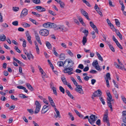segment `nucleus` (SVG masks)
<instances>
[{"label": "nucleus", "instance_id": "nucleus-1", "mask_svg": "<svg viewBox=\"0 0 126 126\" xmlns=\"http://www.w3.org/2000/svg\"><path fill=\"white\" fill-rule=\"evenodd\" d=\"M92 65L97 70L99 71L101 70L102 69L100 68L97 60H95L94 61Z\"/></svg>", "mask_w": 126, "mask_h": 126}, {"label": "nucleus", "instance_id": "nucleus-2", "mask_svg": "<svg viewBox=\"0 0 126 126\" xmlns=\"http://www.w3.org/2000/svg\"><path fill=\"white\" fill-rule=\"evenodd\" d=\"M35 104L36 106V107L34 113H35L36 114L39 111L41 107V105L39 102L37 101H35Z\"/></svg>", "mask_w": 126, "mask_h": 126}, {"label": "nucleus", "instance_id": "nucleus-3", "mask_svg": "<svg viewBox=\"0 0 126 126\" xmlns=\"http://www.w3.org/2000/svg\"><path fill=\"white\" fill-rule=\"evenodd\" d=\"M73 70L72 68L66 67L63 71L64 73H68V74L70 75L73 73V72H72Z\"/></svg>", "mask_w": 126, "mask_h": 126}, {"label": "nucleus", "instance_id": "nucleus-4", "mask_svg": "<svg viewBox=\"0 0 126 126\" xmlns=\"http://www.w3.org/2000/svg\"><path fill=\"white\" fill-rule=\"evenodd\" d=\"M40 34L43 36H47L49 34L48 31L46 29L41 30L39 32Z\"/></svg>", "mask_w": 126, "mask_h": 126}, {"label": "nucleus", "instance_id": "nucleus-5", "mask_svg": "<svg viewBox=\"0 0 126 126\" xmlns=\"http://www.w3.org/2000/svg\"><path fill=\"white\" fill-rule=\"evenodd\" d=\"M28 11L27 9L26 8L23 9L22 11L20 14V17L23 18L26 16L28 14Z\"/></svg>", "mask_w": 126, "mask_h": 126}, {"label": "nucleus", "instance_id": "nucleus-6", "mask_svg": "<svg viewBox=\"0 0 126 126\" xmlns=\"http://www.w3.org/2000/svg\"><path fill=\"white\" fill-rule=\"evenodd\" d=\"M78 87H76L75 89V90L77 92L81 94H84V92L82 89V87L80 85H78Z\"/></svg>", "mask_w": 126, "mask_h": 126}, {"label": "nucleus", "instance_id": "nucleus-7", "mask_svg": "<svg viewBox=\"0 0 126 126\" xmlns=\"http://www.w3.org/2000/svg\"><path fill=\"white\" fill-rule=\"evenodd\" d=\"M34 32L35 38L36 40L40 45H42V43L41 42L38 33L36 31H34Z\"/></svg>", "mask_w": 126, "mask_h": 126}, {"label": "nucleus", "instance_id": "nucleus-8", "mask_svg": "<svg viewBox=\"0 0 126 126\" xmlns=\"http://www.w3.org/2000/svg\"><path fill=\"white\" fill-rule=\"evenodd\" d=\"M106 92L108 97L107 98V101H113V100L112 98V96L110 94V91L107 90L106 91Z\"/></svg>", "mask_w": 126, "mask_h": 126}, {"label": "nucleus", "instance_id": "nucleus-9", "mask_svg": "<svg viewBox=\"0 0 126 126\" xmlns=\"http://www.w3.org/2000/svg\"><path fill=\"white\" fill-rule=\"evenodd\" d=\"M102 93L101 90L98 89L95 91L93 94V96L94 97L100 96L102 94Z\"/></svg>", "mask_w": 126, "mask_h": 126}, {"label": "nucleus", "instance_id": "nucleus-10", "mask_svg": "<svg viewBox=\"0 0 126 126\" xmlns=\"http://www.w3.org/2000/svg\"><path fill=\"white\" fill-rule=\"evenodd\" d=\"M90 24L91 26L93 28L95 32L98 34V31L95 25H94L92 21L90 22Z\"/></svg>", "mask_w": 126, "mask_h": 126}, {"label": "nucleus", "instance_id": "nucleus-11", "mask_svg": "<svg viewBox=\"0 0 126 126\" xmlns=\"http://www.w3.org/2000/svg\"><path fill=\"white\" fill-rule=\"evenodd\" d=\"M80 12L88 20H90V19L89 18L88 14L85 11L82 9H81Z\"/></svg>", "mask_w": 126, "mask_h": 126}, {"label": "nucleus", "instance_id": "nucleus-12", "mask_svg": "<svg viewBox=\"0 0 126 126\" xmlns=\"http://www.w3.org/2000/svg\"><path fill=\"white\" fill-rule=\"evenodd\" d=\"M68 64L66 66L67 67H71L73 66L74 64V62L71 59H69L68 61Z\"/></svg>", "mask_w": 126, "mask_h": 126}, {"label": "nucleus", "instance_id": "nucleus-13", "mask_svg": "<svg viewBox=\"0 0 126 126\" xmlns=\"http://www.w3.org/2000/svg\"><path fill=\"white\" fill-rule=\"evenodd\" d=\"M48 98L49 102L52 106L54 108L56 107L55 103L51 97L50 96H48Z\"/></svg>", "mask_w": 126, "mask_h": 126}, {"label": "nucleus", "instance_id": "nucleus-14", "mask_svg": "<svg viewBox=\"0 0 126 126\" xmlns=\"http://www.w3.org/2000/svg\"><path fill=\"white\" fill-rule=\"evenodd\" d=\"M36 8L37 10L40 12H43L46 11V9L45 8L41 6H36Z\"/></svg>", "mask_w": 126, "mask_h": 126}, {"label": "nucleus", "instance_id": "nucleus-15", "mask_svg": "<svg viewBox=\"0 0 126 126\" xmlns=\"http://www.w3.org/2000/svg\"><path fill=\"white\" fill-rule=\"evenodd\" d=\"M48 107V106H46V105L44 106L41 111L42 113H45L48 110V109L47 108Z\"/></svg>", "mask_w": 126, "mask_h": 126}, {"label": "nucleus", "instance_id": "nucleus-16", "mask_svg": "<svg viewBox=\"0 0 126 126\" xmlns=\"http://www.w3.org/2000/svg\"><path fill=\"white\" fill-rule=\"evenodd\" d=\"M61 30L63 32H66L68 31V29L65 27L63 25H61Z\"/></svg>", "mask_w": 126, "mask_h": 126}, {"label": "nucleus", "instance_id": "nucleus-17", "mask_svg": "<svg viewBox=\"0 0 126 126\" xmlns=\"http://www.w3.org/2000/svg\"><path fill=\"white\" fill-rule=\"evenodd\" d=\"M107 21L108 24L111 27V28L112 29H113L114 28V27L113 25L111 23L109 19H107Z\"/></svg>", "mask_w": 126, "mask_h": 126}, {"label": "nucleus", "instance_id": "nucleus-18", "mask_svg": "<svg viewBox=\"0 0 126 126\" xmlns=\"http://www.w3.org/2000/svg\"><path fill=\"white\" fill-rule=\"evenodd\" d=\"M50 23L47 22L44 23L43 25V26L44 28H50Z\"/></svg>", "mask_w": 126, "mask_h": 126}, {"label": "nucleus", "instance_id": "nucleus-19", "mask_svg": "<svg viewBox=\"0 0 126 126\" xmlns=\"http://www.w3.org/2000/svg\"><path fill=\"white\" fill-rule=\"evenodd\" d=\"M21 25L25 28L29 27L31 26V25L27 23L22 22L21 23Z\"/></svg>", "mask_w": 126, "mask_h": 126}, {"label": "nucleus", "instance_id": "nucleus-20", "mask_svg": "<svg viewBox=\"0 0 126 126\" xmlns=\"http://www.w3.org/2000/svg\"><path fill=\"white\" fill-rule=\"evenodd\" d=\"M6 37L4 34L0 35V40L2 41H4L6 40Z\"/></svg>", "mask_w": 126, "mask_h": 126}, {"label": "nucleus", "instance_id": "nucleus-21", "mask_svg": "<svg viewBox=\"0 0 126 126\" xmlns=\"http://www.w3.org/2000/svg\"><path fill=\"white\" fill-rule=\"evenodd\" d=\"M88 121L89 123L92 125L94 123L95 121L96 120V119H88Z\"/></svg>", "mask_w": 126, "mask_h": 126}, {"label": "nucleus", "instance_id": "nucleus-22", "mask_svg": "<svg viewBox=\"0 0 126 126\" xmlns=\"http://www.w3.org/2000/svg\"><path fill=\"white\" fill-rule=\"evenodd\" d=\"M25 34L26 36L27 37L28 41L31 40V37L29 33V31H27L26 32Z\"/></svg>", "mask_w": 126, "mask_h": 126}, {"label": "nucleus", "instance_id": "nucleus-23", "mask_svg": "<svg viewBox=\"0 0 126 126\" xmlns=\"http://www.w3.org/2000/svg\"><path fill=\"white\" fill-rule=\"evenodd\" d=\"M112 92L113 94L115 95V97L117 98L118 99V94H117V91L115 89L112 90Z\"/></svg>", "mask_w": 126, "mask_h": 126}, {"label": "nucleus", "instance_id": "nucleus-24", "mask_svg": "<svg viewBox=\"0 0 126 126\" xmlns=\"http://www.w3.org/2000/svg\"><path fill=\"white\" fill-rule=\"evenodd\" d=\"M26 55L29 60H30L31 58H32L33 59L34 56L31 53H28Z\"/></svg>", "mask_w": 126, "mask_h": 126}, {"label": "nucleus", "instance_id": "nucleus-25", "mask_svg": "<svg viewBox=\"0 0 126 126\" xmlns=\"http://www.w3.org/2000/svg\"><path fill=\"white\" fill-rule=\"evenodd\" d=\"M54 108V110L55 111L57 114V115L56 116V118H60V114L58 110L56 108V107Z\"/></svg>", "mask_w": 126, "mask_h": 126}, {"label": "nucleus", "instance_id": "nucleus-26", "mask_svg": "<svg viewBox=\"0 0 126 126\" xmlns=\"http://www.w3.org/2000/svg\"><path fill=\"white\" fill-rule=\"evenodd\" d=\"M35 48L36 51L37 53L39 54V48L36 42H35Z\"/></svg>", "mask_w": 126, "mask_h": 126}, {"label": "nucleus", "instance_id": "nucleus-27", "mask_svg": "<svg viewBox=\"0 0 126 126\" xmlns=\"http://www.w3.org/2000/svg\"><path fill=\"white\" fill-rule=\"evenodd\" d=\"M29 20L30 21H31L33 23L36 25H38L39 24V23L36 22L35 20L31 18H29Z\"/></svg>", "mask_w": 126, "mask_h": 126}, {"label": "nucleus", "instance_id": "nucleus-28", "mask_svg": "<svg viewBox=\"0 0 126 126\" xmlns=\"http://www.w3.org/2000/svg\"><path fill=\"white\" fill-rule=\"evenodd\" d=\"M109 46V47L110 48L113 52H114L115 50L114 49L110 43L108 42L107 43Z\"/></svg>", "mask_w": 126, "mask_h": 126}, {"label": "nucleus", "instance_id": "nucleus-29", "mask_svg": "<svg viewBox=\"0 0 126 126\" xmlns=\"http://www.w3.org/2000/svg\"><path fill=\"white\" fill-rule=\"evenodd\" d=\"M106 77V78H105V79L106 80V79L110 80L111 79V78H110V74L109 73H108L107 74Z\"/></svg>", "mask_w": 126, "mask_h": 126}, {"label": "nucleus", "instance_id": "nucleus-30", "mask_svg": "<svg viewBox=\"0 0 126 126\" xmlns=\"http://www.w3.org/2000/svg\"><path fill=\"white\" fill-rule=\"evenodd\" d=\"M26 85L28 88L31 91L33 90V88L29 83H27L26 84Z\"/></svg>", "mask_w": 126, "mask_h": 126}, {"label": "nucleus", "instance_id": "nucleus-31", "mask_svg": "<svg viewBox=\"0 0 126 126\" xmlns=\"http://www.w3.org/2000/svg\"><path fill=\"white\" fill-rule=\"evenodd\" d=\"M112 101H107L108 105L109 107L110 108V109L111 110V111H113L112 106L111 104V103H110V102Z\"/></svg>", "mask_w": 126, "mask_h": 126}, {"label": "nucleus", "instance_id": "nucleus-32", "mask_svg": "<svg viewBox=\"0 0 126 126\" xmlns=\"http://www.w3.org/2000/svg\"><path fill=\"white\" fill-rule=\"evenodd\" d=\"M119 64V68L121 70H126L124 66L121 63Z\"/></svg>", "mask_w": 126, "mask_h": 126}, {"label": "nucleus", "instance_id": "nucleus-33", "mask_svg": "<svg viewBox=\"0 0 126 126\" xmlns=\"http://www.w3.org/2000/svg\"><path fill=\"white\" fill-rule=\"evenodd\" d=\"M62 80L63 83L65 85H66L67 84V83L66 80V79L64 77H63L62 78Z\"/></svg>", "mask_w": 126, "mask_h": 126}, {"label": "nucleus", "instance_id": "nucleus-34", "mask_svg": "<svg viewBox=\"0 0 126 126\" xmlns=\"http://www.w3.org/2000/svg\"><path fill=\"white\" fill-rule=\"evenodd\" d=\"M96 53L99 59L102 61H103V59L102 58L100 54L97 52Z\"/></svg>", "mask_w": 126, "mask_h": 126}, {"label": "nucleus", "instance_id": "nucleus-35", "mask_svg": "<svg viewBox=\"0 0 126 126\" xmlns=\"http://www.w3.org/2000/svg\"><path fill=\"white\" fill-rule=\"evenodd\" d=\"M104 122H106L108 126H110V124L109 122V119H103V120Z\"/></svg>", "mask_w": 126, "mask_h": 126}, {"label": "nucleus", "instance_id": "nucleus-36", "mask_svg": "<svg viewBox=\"0 0 126 126\" xmlns=\"http://www.w3.org/2000/svg\"><path fill=\"white\" fill-rule=\"evenodd\" d=\"M115 23L116 25L118 27H120V23L118 20L117 19H115Z\"/></svg>", "mask_w": 126, "mask_h": 126}, {"label": "nucleus", "instance_id": "nucleus-37", "mask_svg": "<svg viewBox=\"0 0 126 126\" xmlns=\"http://www.w3.org/2000/svg\"><path fill=\"white\" fill-rule=\"evenodd\" d=\"M46 44L47 46L48 49H50L51 48V45L49 42L47 41L46 42Z\"/></svg>", "mask_w": 126, "mask_h": 126}, {"label": "nucleus", "instance_id": "nucleus-38", "mask_svg": "<svg viewBox=\"0 0 126 126\" xmlns=\"http://www.w3.org/2000/svg\"><path fill=\"white\" fill-rule=\"evenodd\" d=\"M87 41L86 37L85 36H84L83 37L82 42L83 44V45H85L86 43V42Z\"/></svg>", "mask_w": 126, "mask_h": 126}, {"label": "nucleus", "instance_id": "nucleus-39", "mask_svg": "<svg viewBox=\"0 0 126 126\" xmlns=\"http://www.w3.org/2000/svg\"><path fill=\"white\" fill-rule=\"evenodd\" d=\"M58 66L60 67L64 65V63L63 62L60 61L58 62L57 63Z\"/></svg>", "mask_w": 126, "mask_h": 126}, {"label": "nucleus", "instance_id": "nucleus-40", "mask_svg": "<svg viewBox=\"0 0 126 126\" xmlns=\"http://www.w3.org/2000/svg\"><path fill=\"white\" fill-rule=\"evenodd\" d=\"M121 98L123 102L126 104V99L123 95L121 96Z\"/></svg>", "mask_w": 126, "mask_h": 126}, {"label": "nucleus", "instance_id": "nucleus-41", "mask_svg": "<svg viewBox=\"0 0 126 126\" xmlns=\"http://www.w3.org/2000/svg\"><path fill=\"white\" fill-rule=\"evenodd\" d=\"M59 4H60V7L61 8H64L65 6V4L63 2L61 1Z\"/></svg>", "mask_w": 126, "mask_h": 126}, {"label": "nucleus", "instance_id": "nucleus-42", "mask_svg": "<svg viewBox=\"0 0 126 126\" xmlns=\"http://www.w3.org/2000/svg\"><path fill=\"white\" fill-rule=\"evenodd\" d=\"M116 33L117 36L119 37L120 39L121 40H122V35L121 34L120 32L118 31L116 32Z\"/></svg>", "mask_w": 126, "mask_h": 126}, {"label": "nucleus", "instance_id": "nucleus-43", "mask_svg": "<svg viewBox=\"0 0 126 126\" xmlns=\"http://www.w3.org/2000/svg\"><path fill=\"white\" fill-rule=\"evenodd\" d=\"M50 28H55L56 27V25L54 23H50Z\"/></svg>", "mask_w": 126, "mask_h": 126}, {"label": "nucleus", "instance_id": "nucleus-44", "mask_svg": "<svg viewBox=\"0 0 126 126\" xmlns=\"http://www.w3.org/2000/svg\"><path fill=\"white\" fill-rule=\"evenodd\" d=\"M32 2L36 4H39L40 3V0H32Z\"/></svg>", "mask_w": 126, "mask_h": 126}, {"label": "nucleus", "instance_id": "nucleus-45", "mask_svg": "<svg viewBox=\"0 0 126 126\" xmlns=\"http://www.w3.org/2000/svg\"><path fill=\"white\" fill-rule=\"evenodd\" d=\"M91 34L92 35V38L93 39H94L96 37L95 32L94 31H92Z\"/></svg>", "mask_w": 126, "mask_h": 126}, {"label": "nucleus", "instance_id": "nucleus-46", "mask_svg": "<svg viewBox=\"0 0 126 126\" xmlns=\"http://www.w3.org/2000/svg\"><path fill=\"white\" fill-rule=\"evenodd\" d=\"M59 89L60 90V91L62 92L63 94H64V89L62 86H60Z\"/></svg>", "mask_w": 126, "mask_h": 126}, {"label": "nucleus", "instance_id": "nucleus-47", "mask_svg": "<svg viewBox=\"0 0 126 126\" xmlns=\"http://www.w3.org/2000/svg\"><path fill=\"white\" fill-rule=\"evenodd\" d=\"M108 111L107 110H106L105 114L104 115V117L103 118H107L108 117Z\"/></svg>", "mask_w": 126, "mask_h": 126}, {"label": "nucleus", "instance_id": "nucleus-48", "mask_svg": "<svg viewBox=\"0 0 126 126\" xmlns=\"http://www.w3.org/2000/svg\"><path fill=\"white\" fill-rule=\"evenodd\" d=\"M32 13L37 17H39L41 16L40 15L35 12H32Z\"/></svg>", "mask_w": 126, "mask_h": 126}, {"label": "nucleus", "instance_id": "nucleus-49", "mask_svg": "<svg viewBox=\"0 0 126 126\" xmlns=\"http://www.w3.org/2000/svg\"><path fill=\"white\" fill-rule=\"evenodd\" d=\"M49 13L51 15L53 16H55L56 15V14H55L54 12L51 10H49L48 11Z\"/></svg>", "mask_w": 126, "mask_h": 126}, {"label": "nucleus", "instance_id": "nucleus-50", "mask_svg": "<svg viewBox=\"0 0 126 126\" xmlns=\"http://www.w3.org/2000/svg\"><path fill=\"white\" fill-rule=\"evenodd\" d=\"M60 58L61 60H63L64 59V54H61L60 55Z\"/></svg>", "mask_w": 126, "mask_h": 126}, {"label": "nucleus", "instance_id": "nucleus-51", "mask_svg": "<svg viewBox=\"0 0 126 126\" xmlns=\"http://www.w3.org/2000/svg\"><path fill=\"white\" fill-rule=\"evenodd\" d=\"M51 89L53 90L54 94L55 95H57V93L56 88L54 87Z\"/></svg>", "mask_w": 126, "mask_h": 126}, {"label": "nucleus", "instance_id": "nucleus-52", "mask_svg": "<svg viewBox=\"0 0 126 126\" xmlns=\"http://www.w3.org/2000/svg\"><path fill=\"white\" fill-rule=\"evenodd\" d=\"M12 24L14 25L17 26L18 25V22L17 21H15L13 22H12Z\"/></svg>", "mask_w": 126, "mask_h": 126}, {"label": "nucleus", "instance_id": "nucleus-53", "mask_svg": "<svg viewBox=\"0 0 126 126\" xmlns=\"http://www.w3.org/2000/svg\"><path fill=\"white\" fill-rule=\"evenodd\" d=\"M42 77L44 80H45V78L46 75V74L44 72L42 73L41 74Z\"/></svg>", "mask_w": 126, "mask_h": 126}, {"label": "nucleus", "instance_id": "nucleus-54", "mask_svg": "<svg viewBox=\"0 0 126 126\" xmlns=\"http://www.w3.org/2000/svg\"><path fill=\"white\" fill-rule=\"evenodd\" d=\"M116 43L118 47L120 48L121 49H123V47L118 42Z\"/></svg>", "mask_w": 126, "mask_h": 126}, {"label": "nucleus", "instance_id": "nucleus-55", "mask_svg": "<svg viewBox=\"0 0 126 126\" xmlns=\"http://www.w3.org/2000/svg\"><path fill=\"white\" fill-rule=\"evenodd\" d=\"M38 68H39L41 74L42 73H43L44 72L43 70V69L41 68L40 66H38Z\"/></svg>", "mask_w": 126, "mask_h": 126}, {"label": "nucleus", "instance_id": "nucleus-56", "mask_svg": "<svg viewBox=\"0 0 126 126\" xmlns=\"http://www.w3.org/2000/svg\"><path fill=\"white\" fill-rule=\"evenodd\" d=\"M98 117L97 116L93 114H91L90 116V118H97Z\"/></svg>", "mask_w": 126, "mask_h": 126}, {"label": "nucleus", "instance_id": "nucleus-57", "mask_svg": "<svg viewBox=\"0 0 126 126\" xmlns=\"http://www.w3.org/2000/svg\"><path fill=\"white\" fill-rule=\"evenodd\" d=\"M20 97L23 98H27V96H26L24 94H20Z\"/></svg>", "mask_w": 126, "mask_h": 126}, {"label": "nucleus", "instance_id": "nucleus-58", "mask_svg": "<svg viewBox=\"0 0 126 126\" xmlns=\"http://www.w3.org/2000/svg\"><path fill=\"white\" fill-rule=\"evenodd\" d=\"M14 49L18 53H20L21 52L20 50L18 48V47L17 46H15V47Z\"/></svg>", "mask_w": 126, "mask_h": 126}, {"label": "nucleus", "instance_id": "nucleus-59", "mask_svg": "<svg viewBox=\"0 0 126 126\" xmlns=\"http://www.w3.org/2000/svg\"><path fill=\"white\" fill-rule=\"evenodd\" d=\"M90 72L92 74H95L97 73V72L95 70H92L90 71Z\"/></svg>", "mask_w": 126, "mask_h": 126}, {"label": "nucleus", "instance_id": "nucleus-60", "mask_svg": "<svg viewBox=\"0 0 126 126\" xmlns=\"http://www.w3.org/2000/svg\"><path fill=\"white\" fill-rule=\"evenodd\" d=\"M100 101L102 102V104L103 105H105V102L104 101V99L102 98V97H100Z\"/></svg>", "mask_w": 126, "mask_h": 126}, {"label": "nucleus", "instance_id": "nucleus-61", "mask_svg": "<svg viewBox=\"0 0 126 126\" xmlns=\"http://www.w3.org/2000/svg\"><path fill=\"white\" fill-rule=\"evenodd\" d=\"M77 18L79 20L80 23L83 21L82 18L80 16H77Z\"/></svg>", "mask_w": 126, "mask_h": 126}, {"label": "nucleus", "instance_id": "nucleus-62", "mask_svg": "<svg viewBox=\"0 0 126 126\" xmlns=\"http://www.w3.org/2000/svg\"><path fill=\"white\" fill-rule=\"evenodd\" d=\"M78 67L81 69H82L84 68V66L82 64H80L78 65Z\"/></svg>", "mask_w": 126, "mask_h": 126}, {"label": "nucleus", "instance_id": "nucleus-63", "mask_svg": "<svg viewBox=\"0 0 126 126\" xmlns=\"http://www.w3.org/2000/svg\"><path fill=\"white\" fill-rule=\"evenodd\" d=\"M19 9V8L18 7H13V10L15 11H17Z\"/></svg>", "mask_w": 126, "mask_h": 126}, {"label": "nucleus", "instance_id": "nucleus-64", "mask_svg": "<svg viewBox=\"0 0 126 126\" xmlns=\"http://www.w3.org/2000/svg\"><path fill=\"white\" fill-rule=\"evenodd\" d=\"M73 19L74 22L78 25H79V21H78L77 19L75 18H74Z\"/></svg>", "mask_w": 126, "mask_h": 126}]
</instances>
